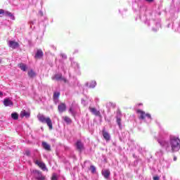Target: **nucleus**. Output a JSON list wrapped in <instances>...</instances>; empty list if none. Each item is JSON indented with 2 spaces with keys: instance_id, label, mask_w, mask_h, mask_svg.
Segmentation results:
<instances>
[{
  "instance_id": "obj_1",
  "label": "nucleus",
  "mask_w": 180,
  "mask_h": 180,
  "mask_svg": "<svg viewBox=\"0 0 180 180\" xmlns=\"http://www.w3.org/2000/svg\"><path fill=\"white\" fill-rule=\"evenodd\" d=\"M170 146L172 153L179 151L180 149V139L176 136H170Z\"/></svg>"
},
{
  "instance_id": "obj_2",
  "label": "nucleus",
  "mask_w": 180,
  "mask_h": 180,
  "mask_svg": "<svg viewBox=\"0 0 180 180\" xmlns=\"http://www.w3.org/2000/svg\"><path fill=\"white\" fill-rule=\"evenodd\" d=\"M37 119L41 123H46L47 124L49 130H53V122L50 117H46L43 114H38Z\"/></svg>"
},
{
  "instance_id": "obj_3",
  "label": "nucleus",
  "mask_w": 180,
  "mask_h": 180,
  "mask_svg": "<svg viewBox=\"0 0 180 180\" xmlns=\"http://www.w3.org/2000/svg\"><path fill=\"white\" fill-rule=\"evenodd\" d=\"M136 113L139 115V119L141 120H144V122H146L147 123H150V122H151V115L149 113H146L141 110H137Z\"/></svg>"
},
{
  "instance_id": "obj_4",
  "label": "nucleus",
  "mask_w": 180,
  "mask_h": 180,
  "mask_svg": "<svg viewBox=\"0 0 180 180\" xmlns=\"http://www.w3.org/2000/svg\"><path fill=\"white\" fill-rule=\"evenodd\" d=\"M32 175L37 180H46V176L39 170H33Z\"/></svg>"
},
{
  "instance_id": "obj_5",
  "label": "nucleus",
  "mask_w": 180,
  "mask_h": 180,
  "mask_svg": "<svg viewBox=\"0 0 180 180\" xmlns=\"http://www.w3.org/2000/svg\"><path fill=\"white\" fill-rule=\"evenodd\" d=\"M157 141L160 143V146H161V147H164L165 148H166L167 150L169 149V143L167 141H165L164 138H158Z\"/></svg>"
},
{
  "instance_id": "obj_6",
  "label": "nucleus",
  "mask_w": 180,
  "mask_h": 180,
  "mask_svg": "<svg viewBox=\"0 0 180 180\" xmlns=\"http://www.w3.org/2000/svg\"><path fill=\"white\" fill-rule=\"evenodd\" d=\"M35 164L38 165V167H39L42 171H47V167H46V164H44V162L36 160Z\"/></svg>"
},
{
  "instance_id": "obj_7",
  "label": "nucleus",
  "mask_w": 180,
  "mask_h": 180,
  "mask_svg": "<svg viewBox=\"0 0 180 180\" xmlns=\"http://www.w3.org/2000/svg\"><path fill=\"white\" fill-rule=\"evenodd\" d=\"M8 47H11V49H18L19 47V43L15 41H8Z\"/></svg>"
},
{
  "instance_id": "obj_8",
  "label": "nucleus",
  "mask_w": 180,
  "mask_h": 180,
  "mask_svg": "<svg viewBox=\"0 0 180 180\" xmlns=\"http://www.w3.org/2000/svg\"><path fill=\"white\" fill-rule=\"evenodd\" d=\"M4 106L8 107V106H13V102H12V100H11L10 98H6L4 100L3 102Z\"/></svg>"
},
{
  "instance_id": "obj_9",
  "label": "nucleus",
  "mask_w": 180,
  "mask_h": 180,
  "mask_svg": "<svg viewBox=\"0 0 180 180\" xmlns=\"http://www.w3.org/2000/svg\"><path fill=\"white\" fill-rule=\"evenodd\" d=\"M58 109L59 113H63V112H65L67 110V106L65 105V103H62L58 106Z\"/></svg>"
},
{
  "instance_id": "obj_10",
  "label": "nucleus",
  "mask_w": 180,
  "mask_h": 180,
  "mask_svg": "<svg viewBox=\"0 0 180 180\" xmlns=\"http://www.w3.org/2000/svg\"><path fill=\"white\" fill-rule=\"evenodd\" d=\"M101 174L105 179H109V176H110V171L109 169L103 170Z\"/></svg>"
},
{
  "instance_id": "obj_11",
  "label": "nucleus",
  "mask_w": 180,
  "mask_h": 180,
  "mask_svg": "<svg viewBox=\"0 0 180 180\" xmlns=\"http://www.w3.org/2000/svg\"><path fill=\"white\" fill-rule=\"evenodd\" d=\"M20 116V117H26L27 119H29V117H30V112L24 110L21 111Z\"/></svg>"
},
{
  "instance_id": "obj_12",
  "label": "nucleus",
  "mask_w": 180,
  "mask_h": 180,
  "mask_svg": "<svg viewBox=\"0 0 180 180\" xmlns=\"http://www.w3.org/2000/svg\"><path fill=\"white\" fill-rule=\"evenodd\" d=\"M76 147L79 151L84 150V143L81 141H77L76 143Z\"/></svg>"
},
{
  "instance_id": "obj_13",
  "label": "nucleus",
  "mask_w": 180,
  "mask_h": 180,
  "mask_svg": "<svg viewBox=\"0 0 180 180\" xmlns=\"http://www.w3.org/2000/svg\"><path fill=\"white\" fill-rule=\"evenodd\" d=\"M89 110L93 113V115H95V116H101V112L96 110V108L89 107Z\"/></svg>"
},
{
  "instance_id": "obj_14",
  "label": "nucleus",
  "mask_w": 180,
  "mask_h": 180,
  "mask_svg": "<svg viewBox=\"0 0 180 180\" xmlns=\"http://www.w3.org/2000/svg\"><path fill=\"white\" fill-rule=\"evenodd\" d=\"M103 137H104L106 141H109L110 140V134H109V132L105 131V129L103 130Z\"/></svg>"
},
{
  "instance_id": "obj_15",
  "label": "nucleus",
  "mask_w": 180,
  "mask_h": 180,
  "mask_svg": "<svg viewBox=\"0 0 180 180\" xmlns=\"http://www.w3.org/2000/svg\"><path fill=\"white\" fill-rule=\"evenodd\" d=\"M52 79H56V81L63 79V81H65V79L63 78V75L61 74L55 75L54 77H52Z\"/></svg>"
},
{
  "instance_id": "obj_16",
  "label": "nucleus",
  "mask_w": 180,
  "mask_h": 180,
  "mask_svg": "<svg viewBox=\"0 0 180 180\" xmlns=\"http://www.w3.org/2000/svg\"><path fill=\"white\" fill-rule=\"evenodd\" d=\"M42 147L46 151H51V146H50L46 142H42Z\"/></svg>"
},
{
  "instance_id": "obj_17",
  "label": "nucleus",
  "mask_w": 180,
  "mask_h": 180,
  "mask_svg": "<svg viewBox=\"0 0 180 180\" xmlns=\"http://www.w3.org/2000/svg\"><path fill=\"white\" fill-rule=\"evenodd\" d=\"M43 56H44L43 51H41V49H39L37 51V53L35 54V58H41Z\"/></svg>"
},
{
  "instance_id": "obj_18",
  "label": "nucleus",
  "mask_w": 180,
  "mask_h": 180,
  "mask_svg": "<svg viewBox=\"0 0 180 180\" xmlns=\"http://www.w3.org/2000/svg\"><path fill=\"white\" fill-rule=\"evenodd\" d=\"M86 86H89V88L94 89L96 86V81H92L90 83H86Z\"/></svg>"
},
{
  "instance_id": "obj_19",
  "label": "nucleus",
  "mask_w": 180,
  "mask_h": 180,
  "mask_svg": "<svg viewBox=\"0 0 180 180\" xmlns=\"http://www.w3.org/2000/svg\"><path fill=\"white\" fill-rule=\"evenodd\" d=\"M69 112L71 113L72 116H74V117H75V115H77V112L74 108V104H72V106L70 108Z\"/></svg>"
},
{
  "instance_id": "obj_20",
  "label": "nucleus",
  "mask_w": 180,
  "mask_h": 180,
  "mask_svg": "<svg viewBox=\"0 0 180 180\" xmlns=\"http://www.w3.org/2000/svg\"><path fill=\"white\" fill-rule=\"evenodd\" d=\"M58 98H60V92L56 91L53 94V101L54 102H58Z\"/></svg>"
},
{
  "instance_id": "obj_21",
  "label": "nucleus",
  "mask_w": 180,
  "mask_h": 180,
  "mask_svg": "<svg viewBox=\"0 0 180 180\" xmlns=\"http://www.w3.org/2000/svg\"><path fill=\"white\" fill-rule=\"evenodd\" d=\"M19 68H20V70H22V71H26L27 70V66H26V65H25L24 63H20L19 65Z\"/></svg>"
},
{
  "instance_id": "obj_22",
  "label": "nucleus",
  "mask_w": 180,
  "mask_h": 180,
  "mask_svg": "<svg viewBox=\"0 0 180 180\" xmlns=\"http://www.w3.org/2000/svg\"><path fill=\"white\" fill-rule=\"evenodd\" d=\"M11 117L13 120H18V119H19V115L17 112H13L11 114Z\"/></svg>"
},
{
  "instance_id": "obj_23",
  "label": "nucleus",
  "mask_w": 180,
  "mask_h": 180,
  "mask_svg": "<svg viewBox=\"0 0 180 180\" xmlns=\"http://www.w3.org/2000/svg\"><path fill=\"white\" fill-rule=\"evenodd\" d=\"M63 120L65 122V123H72V120H71V118H70L69 117H63Z\"/></svg>"
},
{
  "instance_id": "obj_24",
  "label": "nucleus",
  "mask_w": 180,
  "mask_h": 180,
  "mask_svg": "<svg viewBox=\"0 0 180 180\" xmlns=\"http://www.w3.org/2000/svg\"><path fill=\"white\" fill-rule=\"evenodd\" d=\"M28 75L30 77V78H33L34 77H36V73L33 71V70H31L28 72Z\"/></svg>"
},
{
  "instance_id": "obj_25",
  "label": "nucleus",
  "mask_w": 180,
  "mask_h": 180,
  "mask_svg": "<svg viewBox=\"0 0 180 180\" xmlns=\"http://www.w3.org/2000/svg\"><path fill=\"white\" fill-rule=\"evenodd\" d=\"M90 169H91V174H96V167H95V166L91 165Z\"/></svg>"
},
{
  "instance_id": "obj_26",
  "label": "nucleus",
  "mask_w": 180,
  "mask_h": 180,
  "mask_svg": "<svg viewBox=\"0 0 180 180\" xmlns=\"http://www.w3.org/2000/svg\"><path fill=\"white\" fill-rule=\"evenodd\" d=\"M117 124H118L120 129H122V119L117 117Z\"/></svg>"
},
{
  "instance_id": "obj_27",
  "label": "nucleus",
  "mask_w": 180,
  "mask_h": 180,
  "mask_svg": "<svg viewBox=\"0 0 180 180\" xmlns=\"http://www.w3.org/2000/svg\"><path fill=\"white\" fill-rule=\"evenodd\" d=\"M6 15H7V16H9V18H11V19H12L13 20H15V16L13 15V14H12V13L6 12Z\"/></svg>"
},
{
  "instance_id": "obj_28",
  "label": "nucleus",
  "mask_w": 180,
  "mask_h": 180,
  "mask_svg": "<svg viewBox=\"0 0 180 180\" xmlns=\"http://www.w3.org/2000/svg\"><path fill=\"white\" fill-rule=\"evenodd\" d=\"M51 180H58L57 174H53L52 176Z\"/></svg>"
},
{
  "instance_id": "obj_29",
  "label": "nucleus",
  "mask_w": 180,
  "mask_h": 180,
  "mask_svg": "<svg viewBox=\"0 0 180 180\" xmlns=\"http://www.w3.org/2000/svg\"><path fill=\"white\" fill-rule=\"evenodd\" d=\"M157 155H159V157H161L162 155V150H160L159 152L156 153Z\"/></svg>"
},
{
  "instance_id": "obj_30",
  "label": "nucleus",
  "mask_w": 180,
  "mask_h": 180,
  "mask_svg": "<svg viewBox=\"0 0 180 180\" xmlns=\"http://www.w3.org/2000/svg\"><path fill=\"white\" fill-rule=\"evenodd\" d=\"M25 155H27L29 157L30 155V150H25Z\"/></svg>"
},
{
  "instance_id": "obj_31",
  "label": "nucleus",
  "mask_w": 180,
  "mask_h": 180,
  "mask_svg": "<svg viewBox=\"0 0 180 180\" xmlns=\"http://www.w3.org/2000/svg\"><path fill=\"white\" fill-rule=\"evenodd\" d=\"M60 56H62V58H64L65 60L67 58V55L64 53H61Z\"/></svg>"
},
{
  "instance_id": "obj_32",
  "label": "nucleus",
  "mask_w": 180,
  "mask_h": 180,
  "mask_svg": "<svg viewBox=\"0 0 180 180\" xmlns=\"http://www.w3.org/2000/svg\"><path fill=\"white\" fill-rule=\"evenodd\" d=\"M72 66L76 65L77 68H79V65H78V63H73L72 64Z\"/></svg>"
},
{
  "instance_id": "obj_33",
  "label": "nucleus",
  "mask_w": 180,
  "mask_h": 180,
  "mask_svg": "<svg viewBox=\"0 0 180 180\" xmlns=\"http://www.w3.org/2000/svg\"><path fill=\"white\" fill-rule=\"evenodd\" d=\"M153 180H160V177L158 176H154Z\"/></svg>"
},
{
  "instance_id": "obj_34",
  "label": "nucleus",
  "mask_w": 180,
  "mask_h": 180,
  "mask_svg": "<svg viewBox=\"0 0 180 180\" xmlns=\"http://www.w3.org/2000/svg\"><path fill=\"white\" fill-rule=\"evenodd\" d=\"M4 9H0V15H2V13H4Z\"/></svg>"
},
{
  "instance_id": "obj_35",
  "label": "nucleus",
  "mask_w": 180,
  "mask_h": 180,
  "mask_svg": "<svg viewBox=\"0 0 180 180\" xmlns=\"http://www.w3.org/2000/svg\"><path fill=\"white\" fill-rule=\"evenodd\" d=\"M156 26H157V27H161V24L157 23V24H156Z\"/></svg>"
},
{
  "instance_id": "obj_36",
  "label": "nucleus",
  "mask_w": 180,
  "mask_h": 180,
  "mask_svg": "<svg viewBox=\"0 0 180 180\" xmlns=\"http://www.w3.org/2000/svg\"><path fill=\"white\" fill-rule=\"evenodd\" d=\"M147 2H153L154 0H146Z\"/></svg>"
},
{
  "instance_id": "obj_37",
  "label": "nucleus",
  "mask_w": 180,
  "mask_h": 180,
  "mask_svg": "<svg viewBox=\"0 0 180 180\" xmlns=\"http://www.w3.org/2000/svg\"><path fill=\"white\" fill-rule=\"evenodd\" d=\"M4 96V93H2L1 91H0V96Z\"/></svg>"
},
{
  "instance_id": "obj_38",
  "label": "nucleus",
  "mask_w": 180,
  "mask_h": 180,
  "mask_svg": "<svg viewBox=\"0 0 180 180\" xmlns=\"http://www.w3.org/2000/svg\"><path fill=\"white\" fill-rule=\"evenodd\" d=\"M173 160L174 161H176V157H174Z\"/></svg>"
},
{
  "instance_id": "obj_39",
  "label": "nucleus",
  "mask_w": 180,
  "mask_h": 180,
  "mask_svg": "<svg viewBox=\"0 0 180 180\" xmlns=\"http://www.w3.org/2000/svg\"><path fill=\"white\" fill-rule=\"evenodd\" d=\"M153 32H157V30L153 29Z\"/></svg>"
},
{
  "instance_id": "obj_40",
  "label": "nucleus",
  "mask_w": 180,
  "mask_h": 180,
  "mask_svg": "<svg viewBox=\"0 0 180 180\" xmlns=\"http://www.w3.org/2000/svg\"><path fill=\"white\" fill-rule=\"evenodd\" d=\"M39 13H41V15H43V13H41V11H39Z\"/></svg>"
},
{
  "instance_id": "obj_41",
  "label": "nucleus",
  "mask_w": 180,
  "mask_h": 180,
  "mask_svg": "<svg viewBox=\"0 0 180 180\" xmlns=\"http://www.w3.org/2000/svg\"><path fill=\"white\" fill-rule=\"evenodd\" d=\"M82 103H84V100H82Z\"/></svg>"
},
{
  "instance_id": "obj_42",
  "label": "nucleus",
  "mask_w": 180,
  "mask_h": 180,
  "mask_svg": "<svg viewBox=\"0 0 180 180\" xmlns=\"http://www.w3.org/2000/svg\"><path fill=\"white\" fill-rule=\"evenodd\" d=\"M1 61H2V60L0 59V64H1Z\"/></svg>"
}]
</instances>
